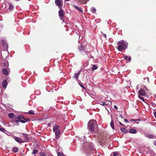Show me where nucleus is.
Segmentation results:
<instances>
[{"mask_svg": "<svg viewBox=\"0 0 156 156\" xmlns=\"http://www.w3.org/2000/svg\"><path fill=\"white\" fill-rule=\"evenodd\" d=\"M82 150L83 152L86 153H91L93 150L92 144L91 143L84 142L83 144Z\"/></svg>", "mask_w": 156, "mask_h": 156, "instance_id": "nucleus-1", "label": "nucleus"}, {"mask_svg": "<svg viewBox=\"0 0 156 156\" xmlns=\"http://www.w3.org/2000/svg\"><path fill=\"white\" fill-rule=\"evenodd\" d=\"M88 128L89 130L92 133L94 132L95 129L97 131L98 129L96 121L94 120H90L88 122Z\"/></svg>", "mask_w": 156, "mask_h": 156, "instance_id": "nucleus-2", "label": "nucleus"}, {"mask_svg": "<svg viewBox=\"0 0 156 156\" xmlns=\"http://www.w3.org/2000/svg\"><path fill=\"white\" fill-rule=\"evenodd\" d=\"M117 45H118V50L120 51H121L127 48L128 44L127 42L122 40L117 42Z\"/></svg>", "mask_w": 156, "mask_h": 156, "instance_id": "nucleus-3", "label": "nucleus"}, {"mask_svg": "<svg viewBox=\"0 0 156 156\" xmlns=\"http://www.w3.org/2000/svg\"><path fill=\"white\" fill-rule=\"evenodd\" d=\"M59 126L55 125L53 127V131L55 132V138L58 139L59 138V134L60 133V130L59 129Z\"/></svg>", "mask_w": 156, "mask_h": 156, "instance_id": "nucleus-4", "label": "nucleus"}, {"mask_svg": "<svg viewBox=\"0 0 156 156\" xmlns=\"http://www.w3.org/2000/svg\"><path fill=\"white\" fill-rule=\"evenodd\" d=\"M23 119L24 117L23 116L20 115L13 118V121L16 122H20L22 123H24L25 122V121Z\"/></svg>", "mask_w": 156, "mask_h": 156, "instance_id": "nucleus-5", "label": "nucleus"}, {"mask_svg": "<svg viewBox=\"0 0 156 156\" xmlns=\"http://www.w3.org/2000/svg\"><path fill=\"white\" fill-rule=\"evenodd\" d=\"M65 12L64 10L62 9H60L58 11V15L60 19L63 21L64 20V17L65 16Z\"/></svg>", "mask_w": 156, "mask_h": 156, "instance_id": "nucleus-6", "label": "nucleus"}, {"mask_svg": "<svg viewBox=\"0 0 156 156\" xmlns=\"http://www.w3.org/2000/svg\"><path fill=\"white\" fill-rule=\"evenodd\" d=\"M55 3L56 5L58 6L59 9H61L63 5V2L62 0H55Z\"/></svg>", "mask_w": 156, "mask_h": 156, "instance_id": "nucleus-7", "label": "nucleus"}, {"mask_svg": "<svg viewBox=\"0 0 156 156\" xmlns=\"http://www.w3.org/2000/svg\"><path fill=\"white\" fill-rule=\"evenodd\" d=\"M0 42L5 49H6L8 48V45L6 41L5 40H0Z\"/></svg>", "mask_w": 156, "mask_h": 156, "instance_id": "nucleus-8", "label": "nucleus"}, {"mask_svg": "<svg viewBox=\"0 0 156 156\" xmlns=\"http://www.w3.org/2000/svg\"><path fill=\"white\" fill-rule=\"evenodd\" d=\"M139 95L144 96L146 94V93L145 90L143 89H140L138 91Z\"/></svg>", "mask_w": 156, "mask_h": 156, "instance_id": "nucleus-9", "label": "nucleus"}, {"mask_svg": "<svg viewBox=\"0 0 156 156\" xmlns=\"http://www.w3.org/2000/svg\"><path fill=\"white\" fill-rule=\"evenodd\" d=\"M73 6L76 10L79 11V12H81V13H83V11L82 9V8L80 6H78L76 5H73Z\"/></svg>", "mask_w": 156, "mask_h": 156, "instance_id": "nucleus-10", "label": "nucleus"}, {"mask_svg": "<svg viewBox=\"0 0 156 156\" xmlns=\"http://www.w3.org/2000/svg\"><path fill=\"white\" fill-rule=\"evenodd\" d=\"M13 138L14 139V140L17 142L19 143H23L24 142V141L21 140V139H20L19 137L14 136L13 137Z\"/></svg>", "mask_w": 156, "mask_h": 156, "instance_id": "nucleus-11", "label": "nucleus"}, {"mask_svg": "<svg viewBox=\"0 0 156 156\" xmlns=\"http://www.w3.org/2000/svg\"><path fill=\"white\" fill-rule=\"evenodd\" d=\"M81 40H79L78 41V42L81 44V46L80 47H79V50L80 51H82L84 50V48L83 44L82 45L81 44H80ZM83 40V41H84V40Z\"/></svg>", "mask_w": 156, "mask_h": 156, "instance_id": "nucleus-12", "label": "nucleus"}, {"mask_svg": "<svg viewBox=\"0 0 156 156\" xmlns=\"http://www.w3.org/2000/svg\"><path fill=\"white\" fill-rule=\"evenodd\" d=\"M7 85V82L6 80H4L2 82V86L3 88H6Z\"/></svg>", "mask_w": 156, "mask_h": 156, "instance_id": "nucleus-13", "label": "nucleus"}, {"mask_svg": "<svg viewBox=\"0 0 156 156\" xmlns=\"http://www.w3.org/2000/svg\"><path fill=\"white\" fill-rule=\"evenodd\" d=\"M79 3L81 4H85L87 2V0H76Z\"/></svg>", "mask_w": 156, "mask_h": 156, "instance_id": "nucleus-14", "label": "nucleus"}, {"mask_svg": "<svg viewBox=\"0 0 156 156\" xmlns=\"http://www.w3.org/2000/svg\"><path fill=\"white\" fill-rule=\"evenodd\" d=\"M129 132L131 133L135 134L136 130L135 129L131 128L129 129Z\"/></svg>", "mask_w": 156, "mask_h": 156, "instance_id": "nucleus-15", "label": "nucleus"}, {"mask_svg": "<svg viewBox=\"0 0 156 156\" xmlns=\"http://www.w3.org/2000/svg\"><path fill=\"white\" fill-rule=\"evenodd\" d=\"M81 72V71H79L78 72V73H75L74 76H73V78H75L76 80H77L78 79V76H79Z\"/></svg>", "mask_w": 156, "mask_h": 156, "instance_id": "nucleus-16", "label": "nucleus"}, {"mask_svg": "<svg viewBox=\"0 0 156 156\" xmlns=\"http://www.w3.org/2000/svg\"><path fill=\"white\" fill-rule=\"evenodd\" d=\"M107 136H105V135H103L102 137V139H103L102 140V142L104 143L106 142V141H107L108 140L107 138H108L107 137L106 138Z\"/></svg>", "mask_w": 156, "mask_h": 156, "instance_id": "nucleus-17", "label": "nucleus"}, {"mask_svg": "<svg viewBox=\"0 0 156 156\" xmlns=\"http://www.w3.org/2000/svg\"><path fill=\"white\" fill-rule=\"evenodd\" d=\"M120 129L122 132L126 133L128 132V130L125 127L121 128Z\"/></svg>", "mask_w": 156, "mask_h": 156, "instance_id": "nucleus-18", "label": "nucleus"}, {"mask_svg": "<svg viewBox=\"0 0 156 156\" xmlns=\"http://www.w3.org/2000/svg\"><path fill=\"white\" fill-rule=\"evenodd\" d=\"M23 136L25 138V140L26 141H28L29 140V138L28 137V136L27 134L25 133H22Z\"/></svg>", "mask_w": 156, "mask_h": 156, "instance_id": "nucleus-19", "label": "nucleus"}, {"mask_svg": "<svg viewBox=\"0 0 156 156\" xmlns=\"http://www.w3.org/2000/svg\"><path fill=\"white\" fill-rule=\"evenodd\" d=\"M2 72L4 74L7 75L8 74L7 70L6 69H4L2 70Z\"/></svg>", "mask_w": 156, "mask_h": 156, "instance_id": "nucleus-20", "label": "nucleus"}, {"mask_svg": "<svg viewBox=\"0 0 156 156\" xmlns=\"http://www.w3.org/2000/svg\"><path fill=\"white\" fill-rule=\"evenodd\" d=\"M12 151L13 152H14L15 153H16L18 151L19 148L18 147H13L12 148Z\"/></svg>", "mask_w": 156, "mask_h": 156, "instance_id": "nucleus-21", "label": "nucleus"}, {"mask_svg": "<svg viewBox=\"0 0 156 156\" xmlns=\"http://www.w3.org/2000/svg\"><path fill=\"white\" fill-rule=\"evenodd\" d=\"M13 6L11 3L10 4V5L9 6V9L10 11H12L13 9Z\"/></svg>", "mask_w": 156, "mask_h": 156, "instance_id": "nucleus-22", "label": "nucleus"}, {"mask_svg": "<svg viewBox=\"0 0 156 156\" xmlns=\"http://www.w3.org/2000/svg\"><path fill=\"white\" fill-rule=\"evenodd\" d=\"M14 115L12 113H9L8 114V116L10 118H13Z\"/></svg>", "mask_w": 156, "mask_h": 156, "instance_id": "nucleus-23", "label": "nucleus"}, {"mask_svg": "<svg viewBox=\"0 0 156 156\" xmlns=\"http://www.w3.org/2000/svg\"><path fill=\"white\" fill-rule=\"evenodd\" d=\"M110 126L112 129H114V122L112 120L110 123Z\"/></svg>", "mask_w": 156, "mask_h": 156, "instance_id": "nucleus-24", "label": "nucleus"}, {"mask_svg": "<svg viewBox=\"0 0 156 156\" xmlns=\"http://www.w3.org/2000/svg\"><path fill=\"white\" fill-rule=\"evenodd\" d=\"M98 68L97 66L95 65H93V67H92V70H94L97 69Z\"/></svg>", "mask_w": 156, "mask_h": 156, "instance_id": "nucleus-25", "label": "nucleus"}, {"mask_svg": "<svg viewBox=\"0 0 156 156\" xmlns=\"http://www.w3.org/2000/svg\"><path fill=\"white\" fill-rule=\"evenodd\" d=\"M100 103V104L102 106H105V105H107L108 104H106V103L105 102L103 101V102H101Z\"/></svg>", "mask_w": 156, "mask_h": 156, "instance_id": "nucleus-26", "label": "nucleus"}, {"mask_svg": "<svg viewBox=\"0 0 156 156\" xmlns=\"http://www.w3.org/2000/svg\"><path fill=\"white\" fill-rule=\"evenodd\" d=\"M1 125H0V130L2 132H5V129L4 128H1Z\"/></svg>", "mask_w": 156, "mask_h": 156, "instance_id": "nucleus-27", "label": "nucleus"}, {"mask_svg": "<svg viewBox=\"0 0 156 156\" xmlns=\"http://www.w3.org/2000/svg\"><path fill=\"white\" fill-rule=\"evenodd\" d=\"M147 137L149 138H153L154 137V136L153 135L151 134H148L147 135Z\"/></svg>", "mask_w": 156, "mask_h": 156, "instance_id": "nucleus-28", "label": "nucleus"}, {"mask_svg": "<svg viewBox=\"0 0 156 156\" xmlns=\"http://www.w3.org/2000/svg\"><path fill=\"white\" fill-rule=\"evenodd\" d=\"M58 156H65V155L61 152H58Z\"/></svg>", "mask_w": 156, "mask_h": 156, "instance_id": "nucleus-29", "label": "nucleus"}, {"mask_svg": "<svg viewBox=\"0 0 156 156\" xmlns=\"http://www.w3.org/2000/svg\"><path fill=\"white\" fill-rule=\"evenodd\" d=\"M27 113H28L29 114H30V115L34 114V111L32 110H31L29 111V112Z\"/></svg>", "mask_w": 156, "mask_h": 156, "instance_id": "nucleus-30", "label": "nucleus"}, {"mask_svg": "<svg viewBox=\"0 0 156 156\" xmlns=\"http://www.w3.org/2000/svg\"><path fill=\"white\" fill-rule=\"evenodd\" d=\"M138 97L139 98H140V99L142 100L144 102L145 100H144V98H143V97H142L141 96H140V95H138Z\"/></svg>", "mask_w": 156, "mask_h": 156, "instance_id": "nucleus-31", "label": "nucleus"}, {"mask_svg": "<svg viewBox=\"0 0 156 156\" xmlns=\"http://www.w3.org/2000/svg\"><path fill=\"white\" fill-rule=\"evenodd\" d=\"M23 120L25 121V122H26V121H27V122H29L30 121V119L29 118H25L24 117V119H23Z\"/></svg>", "mask_w": 156, "mask_h": 156, "instance_id": "nucleus-32", "label": "nucleus"}, {"mask_svg": "<svg viewBox=\"0 0 156 156\" xmlns=\"http://www.w3.org/2000/svg\"><path fill=\"white\" fill-rule=\"evenodd\" d=\"M92 11L93 13H95L96 12V9L95 8H91Z\"/></svg>", "mask_w": 156, "mask_h": 156, "instance_id": "nucleus-33", "label": "nucleus"}, {"mask_svg": "<svg viewBox=\"0 0 156 156\" xmlns=\"http://www.w3.org/2000/svg\"><path fill=\"white\" fill-rule=\"evenodd\" d=\"M101 36L102 37H104L105 38H106V35L105 34H104L103 33H101Z\"/></svg>", "mask_w": 156, "mask_h": 156, "instance_id": "nucleus-34", "label": "nucleus"}, {"mask_svg": "<svg viewBox=\"0 0 156 156\" xmlns=\"http://www.w3.org/2000/svg\"><path fill=\"white\" fill-rule=\"evenodd\" d=\"M118 152H114L113 155L114 156H116L117 155H119Z\"/></svg>", "mask_w": 156, "mask_h": 156, "instance_id": "nucleus-35", "label": "nucleus"}, {"mask_svg": "<svg viewBox=\"0 0 156 156\" xmlns=\"http://www.w3.org/2000/svg\"><path fill=\"white\" fill-rule=\"evenodd\" d=\"M82 83H79V85L83 88L84 90H85V87L82 85Z\"/></svg>", "mask_w": 156, "mask_h": 156, "instance_id": "nucleus-36", "label": "nucleus"}, {"mask_svg": "<svg viewBox=\"0 0 156 156\" xmlns=\"http://www.w3.org/2000/svg\"><path fill=\"white\" fill-rule=\"evenodd\" d=\"M38 152V151L37 150H34L33 151V152L32 153V154H36Z\"/></svg>", "mask_w": 156, "mask_h": 156, "instance_id": "nucleus-37", "label": "nucleus"}, {"mask_svg": "<svg viewBox=\"0 0 156 156\" xmlns=\"http://www.w3.org/2000/svg\"><path fill=\"white\" fill-rule=\"evenodd\" d=\"M40 154L41 156H46V155L44 152L40 153Z\"/></svg>", "mask_w": 156, "mask_h": 156, "instance_id": "nucleus-38", "label": "nucleus"}, {"mask_svg": "<svg viewBox=\"0 0 156 156\" xmlns=\"http://www.w3.org/2000/svg\"><path fill=\"white\" fill-rule=\"evenodd\" d=\"M128 60L129 62H130L131 60V58L130 57H129Z\"/></svg>", "mask_w": 156, "mask_h": 156, "instance_id": "nucleus-39", "label": "nucleus"}, {"mask_svg": "<svg viewBox=\"0 0 156 156\" xmlns=\"http://www.w3.org/2000/svg\"><path fill=\"white\" fill-rule=\"evenodd\" d=\"M128 58V56H127V55H126V56H125L124 57V59L125 60H127V58Z\"/></svg>", "mask_w": 156, "mask_h": 156, "instance_id": "nucleus-40", "label": "nucleus"}, {"mask_svg": "<svg viewBox=\"0 0 156 156\" xmlns=\"http://www.w3.org/2000/svg\"><path fill=\"white\" fill-rule=\"evenodd\" d=\"M119 122V124L120 125H122V126H125V125H123V124H122L121 122Z\"/></svg>", "mask_w": 156, "mask_h": 156, "instance_id": "nucleus-41", "label": "nucleus"}, {"mask_svg": "<svg viewBox=\"0 0 156 156\" xmlns=\"http://www.w3.org/2000/svg\"><path fill=\"white\" fill-rule=\"evenodd\" d=\"M114 107L115 109H118L117 106L116 105H114Z\"/></svg>", "mask_w": 156, "mask_h": 156, "instance_id": "nucleus-42", "label": "nucleus"}, {"mask_svg": "<svg viewBox=\"0 0 156 156\" xmlns=\"http://www.w3.org/2000/svg\"><path fill=\"white\" fill-rule=\"evenodd\" d=\"M154 115L155 117L156 118V112L154 113Z\"/></svg>", "mask_w": 156, "mask_h": 156, "instance_id": "nucleus-43", "label": "nucleus"}, {"mask_svg": "<svg viewBox=\"0 0 156 156\" xmlns=\"http://www.w3.org/2000/svg\"><path fill=\"white\" fill-rule=\"evenodd\" d=\"M124 121L125 122H128V120L126 119H124Z\"/></svg>", "mask_w": 156, "mask_h": 156, "instance_id": "nucleus-44", "label": "nucleus"}, {"mask_svg": "<svg viewBox=\"0 0 156 156\" xmlns=\"http://www.w3.org/2000/svg\"><path fill=\"white\" fill-rule=\"evenodd\" d=\"M154 144L155 146H156V141L154 142Z\"/></svg>", "mask_w": 156, "mask_h": 156, "instance_id": "nucleus-45", "label": "nucleus"}, {"mask_svg": "<svg viewBox=\"0 0 156 156\" xmlns=\"http://www.w3.org/2000/svg\"><path fill=\"white\" fill-rule=\"evenodd\" d=\"M133 121H136L137 120H140V119H137V120H134V119H133L132 120Z\"/></svg>", "mask_w": 156, "mask_h": 156, "instance_id": "nucleus-46", "label": "nucleus"}, {"mask_svg": "<svg viewBox=\"0 0 156 156\" xmlns=\"http://www.w3.org/2000/svg\"><path fill=\"white\" fill-rule=\"evenodd\" d=\"M16 0L17 1H20V0Z\"/></svg>", "mask_w": 156, "mask_h": 156, "instance_id": "nucleus-47", "label": "nucleus"}, {"mask_svg": "<svg viewBox=\"0 0 156 156\" xmlns=\"http://www.w3.org/2000/svg\"><path fill=\"white\" fill-rule=\"evenodd\" d=\"M147 80L148 81L149 80V78L148 77H147Z\"/></svg>", "mask_w": 156, "mask_h": 156, "instance_id": "nucleus-48", "label": "nucleus"}, {"mask_svg": "<svg viewBox=\"0 0 156 156\" xmlns=\"http://www.w3.org/2000/svg\"><path fill=\"white\" fill-rule=\"evenodd\" d=\"M154 96L155 97V98H156V94Z\"/></svg>", "mask_w": 156, "mask_h": 156, "instance_id": "nucleus-49", "label": "nucleus"}, {"mask_svg": "<svg viewBox=\"0 0 156 156\" xmlns=\"http://www.w3.org/2000/svg\"><path fill=\"white\" fill-rule=\"evenodd\" d=\"M120 117H121V118H122V115H120Z\"/></svg>", "mask_w": 156, "mask_h": 156, "instance_id": "nucleus-50", "label": "nucleus"}, {"mask_svg": "<svg viewBox=\"0 0 156 156\" xmlns=\"http://www.w3.org/2000/svg\"><path fill=\"white\" fill-rule=\"evenodd\" d=\"M65 1H69V0H65Z\"/></svg>", "mask_w": 156, "mask_h": 156, "instance_id": "nucleus-51", "label": "nucleus"}, {"mask_svg": "<svg viewBox=\"0 0 156 156\" xmlns=\"http://www.w3.org/2000/svg\"><path fill=\"white\" fill-rule=\"evenodd\" d=\"M51 156H53V155H52Z\"/></svg>", "mask_w": 156, "mask_h": 156, "instance_id": "nucleus-52", "label": "nucleus"}]
</instances>
